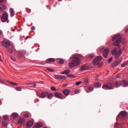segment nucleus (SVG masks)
Instances as JSON below:
<instances>
[{
    "label": "nucleus",
    "mask_w": 128,
    "mask_h": 128,
    "mask_svg": "<svg viewBox=\"0 0 128 128\" xmlns=\"http://www.w3.org/2000/svg\"><path fill=\"white\" fill-rule=\"evenodd\" d=\"M112 60V57L110 58V59L108 60V64H110Z\"/></svg>",
    "instance_id": "nucleus-41"
},
{
    "label": "nucleus",
    "mask_w": 128,
    "mask_h": 128,
    "mask_svg": "<svg viewBox=\"0 0 128 128\" xmlns=\"http://www.w3.org/2000/svg\"><path fill=\"white\" fill-rule=\"evenodd\" d=\"M8 54H12L14 52V50H12V48H8V50H7Z\"/></svg>",
    "instance_id": "nucleus-29"
},
{
    "label": "nucleus",
    "mask_w": 128,
    "mask_h": 128,
    "mask_svg": "<svg viewBox=\"0 0 128 128\" xmlns=\"http://www.w3.org/2000/svg\"><path fill=\"white\" fill-rule=\"evenodd\" d=\"M2 126H4V128H6V126H8V122H2Z\"/></svg>",
    "instance_id": "nucleus-30"
},
{
    "label": "nucleus",
    "mask_w": 128,
    "mask_h": 128,
    "mask_svg": "<svg viewBox=\"0 0 128 128\" xmlns=\"http://www.w3.org/2000/svg\"><path fill=\"white\" fill-rule=\"evenodd\" d=\"M4 0H0V4H2V2H4Z\"/></svg>",
    "instance_id": "nucleus-49"
},
{
    "label": "nucleus",
    "mask_w": 128,
    "mask_h": 128,
    "mask_svg": "<svg viewBox=\"0 0 128 128\" xmlns=\"http://www.w3.org/2000/svg\"><path fill=\"white\" fill-rule=\"evenodd\" d=\"M75 94H80V90L77 89L75 90Z\"/></svg>",
    "instance_id": "nucleus-43"
},
{
    "label": "nucleus",
    "mask_w": 128,
    "mask_h": 128,
    "mask_svg": "<svg viewBox=\"0 0 128 128\" xmlns=\"http://www.w3.org/2000/svg\"><path fill=\"white\" fill-rule=\"evenodd\" d=\"M10 83L12 86H18V84L14 83V82H10Z\"/></svg>",
    "instance_id": "nucleus-33"
},
{
    "label": "nucleus",
    "mask_w": 128,
    "mask_h": 128,
    "mask_svg": "<svg viewBox=\"0 0 128 128\" xmlns=\"http://www.w3.org/2000/svg\"><path fill=\"white\" fill-rule=\"evenodd\" d=\"M26 122V120L24 118H20L18 120V124H22Z\"/></svg>",
    "instance_id": "nucleus-19"
},
{
    "label": "nucleus",
    "mask_w": 128,
    "mask_h": 128,
    "mask_svg": "<svg viewBox=\"0 0 128 128\" xmlns=\"http://www.w3.org/2000/svg\"><path fill=\"white\" fill-rule=\"evenodd\" d=\"M46 96H48V100H52L54 96V94L52 93H48Z\"/></svg>",
    "instance_id": "nucleus-20"
},
{
    "label": "nucleus",
    "mask_w": 128,
    "mask_h": 128,
    "mask_svg": "<svg viewBox=\"0 0 128 128\" xmlns=\"http://www.w3.org/2000/svg\"><path fill=\"white\" fill-rule=\"evenodd\" d=\"M13 30V32H14V30Z\"/></svg>",
    "instance_id": "nucleus-57"
},
{
    "label": "nucleus",
    "mask_w": 128,
    "mask_h": 128,
    "mask_svg": "<svg viewBox=\"0 0 128 128\" xmlns=\"http://www.w3.org/2000/svg\"><path fill=\"white\" fill-rule=\"evenodd\" d=\"M126 116V112L125 111H122L120 112V114H119L117 118H120V116Z\"/></svg>",
    "instance_id": "nucleus-14"
},
{
    "label": "nucleus",
    "mask_w": 128,
    "mask_h": 128,
    "mask_svg": "<svg viewBox=\"0 0 128 128\" xmlns=\"http://www.w3.org/2000/svg\"><path fill=\"white\" fill-rule=\"evenodd\" d=\"M54 96H56V98H60V100H64V94H62L56 92L54 93Z\"/></svg>",
    "instance_id": "nucleus-10"
},
{
    "label": "nucleus",
    "mask_w": 128,
    "mask_h": 128,
    "mask_svg": "<svg viewBox=\"0 0 128 128\" xmlns=\"http://www.w3.org/2000/svg\"><path fill=\"white\" fill-rule=\"evenodd\" d=\"M112 42L116 40L113 42V46H118L120 44L122 40V36H120V34H116L112 38Z\"/></svg>",
    "instance_id": "nucleus-2"
},
{
    "label": "nucleus",
    "mask_w": 128,
    "mask_h": 128,
    "mask_svg": "<svg viewBox=\"0 0 128 128\" xmlns=\"http://www.w3.org/2000/svg\"><path fill=\"white\" fill-rule=\"evenodd\" d=\"M88 70V66L82 65L80 67V70H81V72H84V70Z\"/></svg>",
    "instance_id": "nucleus-18"
},
{
    "label": "nucleus",
    "mask_w": 128,
    "mask_h": 128,
    "mask_svg": "<svg viewBox=\"0 0 128 128\" xmlns=\"http://www.w3.org/2000/svg\"><path fill=\"white\" fill-rule=\"evenodd\" d=\"M46 62L48 64L50 62H56V59L54 58H49L46 60Z\"/></svg>",
    "instance_id": "nucleus-16"
},
{
    "label": "nucleus",
    "mask_w": 128,
    "mask_h": 128,
    "mask_svg": "<svg viewBox=\"0 0 128 128\" xmlns=\"http://www.w3.org/2000/svg\"><path fill=\"white\" fill-rule=\"evenodd\" d=\"M125 63H126V64L128 66V60L126 62H125Z\"/></svg>",
    "instance_id": "nucleus-54"
},
{
    "label": "nucleus",
    "mask_w": 128,
    "mask_h": 128,
    "mask_svg": "<svg viewBox=\"0 0 128 128\" xmlns=\"http://www.w3.org/2000/svg\"><path fill=\"white\" fill-rule=\"evenodd\" d=\"M88 90L90 92H92V90H94V87L89 86L88 87Z\"/></svg>",
    "instance_id": "nucleus-34"
},
{
    "label": "nucleus",
    "mask_w": 128,
    "mask_h": 128,
    "mask_svg": "<svg viewBox=\"0 0 128 128\" xmlns=\"http://www.w3.org/2000/svg\"><path fill=\"white\" fill-rule=\"evenodd\" d=\"M71 58L72 60L68 64L70 68L78 66L80 64V60L82 59V56L76 54L72 56Z\"/></svg>",
    "instance_id": "nucleus-1"
},
{
    "label": "nucleus",
    "mask_w": 128,
    "mask_h": 128,
    "mask_svg": "<svg viewBox=\"0 0 128 128\" xmlns=\"http://www.w3.org/2000/svg\"><path fill=\"white\" fill-rule=\"evenodd\" d=\"M47 70L48 72H54V70L52 68H48Z\"/></svg>",
    "instance_id": "nucleus-37"
},
{
    "label": "nucleus",
    "mask_w": 128,
    "mask_h": 128,
    "mask_svg": "<svg viewBox=\"0 0 128 128\" xmlns=\"http://www.w3.org/2000/svg\"><path fill=\"white\" fill-rule=\"evenodd\" d=\"M50 90H54L55 92L56 91V88L54 86L50 87Z\"/></svg>",
    "instance_id": "nucleus-38"
},
{
    "label": "nucleus",
    "mask_w": 128,
    "mask_h": 128,
    "mask_svg": "<svg viewBox=\"0 0 128 128\" xmlns=\"http://www.w3.org/2000/svg\"><path fill=\"white\" fill-rule=\"evenodd\" d=\"M36 102H40V100H38V99H36Z\"/></svg>",
    "instance_id": "nucleus-50"
},
{
    "label": "nucleus",
    "mask_w": 128,
    "mask_h": 128,
    "mask_svg": "<svg viewBox=\"0 0 128 128\" xmlns=\"http://www.w3.org/2000/svg\"><path fill=\"white\" fill-rule=\"evenodd\" d=\"M10 58L12 60H13V62H16V58H14L12 56H10Z\"/></svg>",
    "instance_id": "nucleus-44"
},
{
    "label": "nucleus",
    "mask_w": 128,
    "mask_h": 128,
    "mask_svg": "<svg viewBox=\"0 0 128 128\" xmlns=\"http://www.w3.org/2000/svg\"><path fill=\"white\" fill-rule=\"evenodd\" d=\"M4 120H8V116L5 115L3 116Z\"/></svg>",
    "instance_id": "nucleus-36"
},
{
    "label": "nucleus",
    "mask_w": 128,
    "mask_h": 128,
    "mask_svg": "<svg viewBox=\"0 0 128 128\" xmlns=\"http://www.w3.org/2000/svg\"><path fill=\"white\" fill-rule=\"evenodd\" d=\"M0 62H2V56L0 55Z\"/></svg>",
    "instance_id": "nucleus-51"
},
{
    "label": "nucleus",
    "mask_w": 128,
    "mask_h": 128,
    "mask_svg": "<svg viewBox=\"0 0 128 128\" xmlns=\"http://www.w3.org/2000/svg\"><path fill=\"white\" fill-rule=\"evenodd\" d=\"M84 82L86 84H88V78L84 79Z\"/></svg>",
    "instance_id": "nucleus-35"
},
{
    "label": "nucleus",
    "mask_w": 128,
    "mask_h": 128,
    "mask_svg": "<svg viewBox=\"0 0 128 128\" xmlns=\"http://www.w3.org/2000/svg\"><path fill=\"white\" fill-rule=\"evenodd\" d=\"M28 116H29L28 114H25L24 115V118H28Z\"/></svg>",
    "instance_id": "nucleus-45"
},
{
    "label": "nucleus",
    "mask_w": 128,
    "mask_h": 128,
    "mask_svg": "<svg viewBox=\"0 0 128 128\" xmlns=\"http://www.w3.org/2000/svg\"><path fill=\"white\" fill-rule=\"evenodd\" d=\"M26 126H28V128H30V126H32L33 123L32 122V121H28L27 123H26Z\"/></svg>",
    "instance_id": "nucleus-21"
},
{
    "label": "nucleus",
    "mask_w": 128,
    "mask_h": 128,
    "mask_svg": "<svg viewBox=\"0 0 128 128\" xmlns=\"http://www.w3.org/2000/svg\"><path fill=\"white\" fill-rule=\"evenodd\" d=\"M70 72V70H67L65 71H64V72H62V74H67L68 75Z\"/></svg>",
    "instance_id": "nucleus-25"
},
{
    "label": "nucleus",
    "mask_w": 128,
    "mask_h": 128,
    "mask_svg": "<svg viewBox=\"0 0 128 128\" xmlns=\"http://www.w3.org/2000/svg\"><path fill=\"white\" fill-rule=\"evenodd\" d=\"M112 56H115L116 58V56H118V49L116 48H114V50H112Z\"/></svg>",
    "instance_id": "nucleus-13"
},
{
    "label": "nucleus",
    "mask_w": 128,
    "mask_h": 128,
    "mask_svg": "<svg viewBox=\"0 0 128 128\" xmlns=\"http://www.w3.org/2000/svg\"><path fill=\"white\" fill-rule=\"evenodd\" d=\"M54 78L56 80H64L66 78V76L62 75H54Z\"/></svg>",
    "instance_id": "nucleus-8"
},
{
    "label": "nucleus",
    "mask_w": 128,
    "mask_h": 128,
    "mask_svg": "<svg viewBox=\"0 0 128 128\" xmlns=\"http://www.w3.org/2000/svg\"><path fill=\"white\" fill-rule=\"evenodd\" d=\"M63 86H64V88H66V86H68V84H64V85Z\"/></svg>",
    "instance_id": "nucleus-52"
},
{
    "label": "nucleus",
    "mask_w": 128,
    "mask_h": 128,
    "mask_svg": "<svg viewBox=\"0 0 128 128\" xmlns=\"http://www.w3.org/2000/svg\"><path fill=\"white\" fill-rule=\"evenodd\" d=\"M122 84L124 86H128V82H126L124 80L122 81H119V82H116L114 84V86L116 88H118V86H122Z\"/></svg>",
    "instance_id": "nucleus-3"
},
{
    "label": "nucleus",
    "mask_w": 128,
    "mask_h": 128,
    "mask_svg": "<svg viewBox=\"0 0 128 128\" xmlns=\"http://www.w3.org/2000/svg\"><path fill=\"white\" fill-rule=\"evenodd\" d=\"M27 84H32V83H28Z\"/></svg>",
    "instance_id": "nucleus-55"
},
{
    "label": "nucleus",
    "mask_w": 128,
    "mask_h": 128,
    "mask_svg": "<svg viewBox=\"0 0 128 128\" xmlns=\"http://www.w3.org/2000/svg\"><path fill=\"white\" fill-rule=\"evenodd\" d=\"M2 34V32L0 31V35Z\"/></svg>",
    "instance_id": "nucleus-56"
},
{
    "label": "nucleus",
    "mask_w": 128,
    "mask_h": 128,
    "mask_svg": "<svg viewBox=\"0 0 128 128\" xmlns=\"http://www.w3.org/2000/svg\"><path fill=\"white\" fill-rule=\"evenodd\" d=\"M48 94V92H42V93H41L40 94L38 95L39 98H46V96Z\"/></svg>",
    "instance_id": "nucleus-12"
},
{
    "label": "nucleus",
    "mask_w": 128,
    "mask_h": 128,
    "mask_svg": "<svg viewBox=\"0 0 128 128\" xmlns=\"http://www.w3.org/2000/svg\"><path fill=\"white\" fill-rule=\"evenodd\" d=\"M120 74L116 75V78H120Z\"/></svg>",
    "instance_id": "nucleus-47"
},
{
    "label": "nucleus",
    "mask_w": 128,
    "mask_h": 128,
    "mask_svg": "<svg viewBox=\"0 0 128 128\" xmlns=\"http://www.w3.org/2000/svg\"><path fill=\"white\" fill-rule=\"evenodd\" d=\"M108 52H110V50H108V49L106 48L104 50L102 54L103 56H104L105 58H108Z\"/></svg>",
    "instance_id": "nucleus-11"
},
{
    "label": "nucleus",
    "mask_w": 128,
    "mask_h": 128,
    "mask_svg": "<svg viewBox=\"0 0 128 128\" xmlns=\"http://www.w3.org/2000/svg\"><path fill=\"white\" fill-rule=\"evenodd\" d=\"M10 16H14V10L12 8H10Z\"/></svg>",
    "instance_id": "nucleus-22"
},
{
    "label": "nucleus",
    "mask_w": 128,
    "mask_h": 128,
    "mask_svg": "<svg viewBox=\"0 0 128 128\" xmlns=\"http://www.w3.org/2000/svg\"><path fill=\"white\" fill-rule=\"evenodd\" d=\"M122 62V60L120 59H117L115 62L112 64V68H116V66H118Z\"/></svg>",
    "instance_id": "nucleus-9"
},
{
    "label": "nucleus",
    "mask_w": 128,
    "mask_h": 128,
    "mask_svg": "<svg viewBox=\"0 0 128 128\" xmlns=\"http://www.w3.org/2000/svg\"><path fill=\"white\" fill-rule=\"evenodd\" d=\"M58 60L59 64H64V60L63 59H58Z\"/></svg>",
    "instance_id": "nucleus-23"
},
{
    "label": "nucleus",
    "mask_w": 128,
    "mask_h": 128,
    "mask_svg": "<svg viewBox=\"0 0 128 128\" xmlns=\"http://www.w3.org/2000/svg\"><path fill=\"white\" fill-rule=\"evenodd\" d=\"M8 15L6 14H3L1 18V20L2 22L8 23Z\"/></svg>",
    "instance_id": "nucleus-6"
},
{
    "label": "nucleus",
    "mask_w": 128,
    "mask_h": 128,
    "mask_svg": "<svg viewBox=\"0 0 128 128\" xmlns=\"http://www.w3.org/2000/svg\"><path fill=\"white\" fill-rule=\"evenodd\" d=\"M100 86H101V84L100 82H96L94 84V86L96 88H100Z\"/></svg>",
    "instance_id": "nucleus-24"
},
{
    "label": "nucleus",
    "mask_w": 128,
    "mask_h": 128,
    "mask_svg": "<svg viewBox=\"0 0 128 128\" xmlns=\"http://www.w3.org/2000/svg\"><path fill=\"white\" fill-rule=\"evenodd\" d=\"M102 60V56H97L96 57V58L94 59L93 62L94 66H98L100 62V60Z\"/></svg>",
    "instance_id": "nucleus-5"
},
{
    "label": "nucleus",
    "mask_w": 128,
    "mask_h": 128,
    "mask_svg": "<svg viewBox=\"0 0 128 128\" xmlns=\"http://www.w3.org/2000/svg\"><path fill=\"white\" fill-rule=\"evenodd\" d=\"M68 78H74V76H72L70 74H68Z\"/></svg>",
    "instance_id": "nucleus-39"
},
{
    "label": "nucleus",
    "mask_w": 128,
    "mask_h": 128,
    "mask_svg": "<svg viewBox=\"0 0 128 128\" xmlns=\"http://www.w3.org/2000/svg\"><path fill=\"white\" fill-rule=\"evenodd\" d=\"M4 48H8L10 46V42L8 40H4L2 42Z\"/></svg>",
    "instance_id": "nucleus-7"
},
{
    "label": "nucleus",
    "mask_w": 128,
    "mask_h": 128,
    "mask_svg": "<svg viewBox=\"0 0 128 128\" xmlns=\"http://www.w3.org/2000/svg\"><path fill=\"white\" fill-rule=\"evenodd\" d=\"M127 66V65H126V64L125 62V63L122 64L121 65V66H122V68H124V66Z\"/></svg>",
    "instance_id": "nucleus-42"
},
{
    "label": "nucleus",
    "mask_w": 128,
    "mask_h": 128,
    "mask_svg": "<svg viewBox=\"0 0 128 128\" xmlns=\"http://www.w3.org/2000/svg\"><path fill=\"white\" fill-rule=\"evenodd\" d=\"M70 90H64L62 91V92L64 94V96H68L70 94Z\"/></svg>",
    "instance_id": "nucleus-15"
},
{
    "label": "nucleus",
    "mask_w": 128,
    "mask_h": 128,
    "mask_svg": "<svg viewBox=\"0 0 128 128\" xmlns=\"http://www.w3.org/2000/svg\"><path fill=\"white\" fill-rule=\"evenodd\" d=\"M125 32H128V26L126 27L125 29Z\"/></svg>",
    "instance_id": "nucleus-46"
},
{
    "label": "nucleus",
    "mask_w": 128,
    "mask_h": 128,
    "mask_svg": "<svg viewBox=\"0 0 128 128\" xmlns=\"http://www.w3.org/2000/svg\"><path fill=\"white\" fill-rule=\"evenodd\" d=\"M18 114L16 113H14L12 114V117L13 118L14 120H16V118H18Z\"/></svg>",
    "instance_id": "nucleus-28"
},
{
    "label": "nucleus",
    "mask_w": 128,
    "mask_h": 128,
    "mask_svg": "<svg viewBox=\"0 0 128 128\" xmlns=\"http://www.w3.org/2000/svg\"><path fill=\"white\" fill-rule=\"evenodd\" d=\"M120 54H122V51L120 50L118 52L117 55H116V58H120Z\"/></svg>",
    "instance_id": "nucleus-27"
},
{
    "label": "nucleus",
    "mask_w": 128,
    "mask_h": 128,
    "mask_svg": "<svg viewBox=\"0 0 128 128\" xmlns=\"http://www.w3.org/2000/svg\"><path fill=\"white\" fill-rule=\"evenodd\" d=\"M42 126V122H38L34 126V128H40Z\"/></svg>",
    "instance_id": "nucleus-17"
},
{
    "label": "nucleus",
    "mask_w": 128,
    "mask_h": 128,
    "mask_svg": "<svg viewBox=\"0 0 128 128\" xmlns=\"http://www.w3.org/2000/svg\"><path fill=\"white\" fill-rule=\"evenodd\" d=\"M0 10L4 12V10H6V7L4 6H2V7L0 6Z\"/></svg>",
    "instance_id": "nucleus-32"
},
{
    "label": "nucleus",
    "mask_w": 128,
    "mask_h": 128,
    "mask_svg": "<svg viewBox=\"0 0 128 128\" xmlns=\"http://www.w3.org/2000/svg\"><path fill=\"white\" fill-rule=\"evenodd\" d=\"M32 30H36V27H34V26H32V28H31Z\"/></svg>",
    "instance_id": "nucleus-48"
},
{
    "label": "nucleus",
    "mask_w": 128,
    "mask_h": 128,
    "mask_svg": "<svg viewBox=\"0 0 128 128\" xmlns=\"http://www.w3.org/2000/svg\"><path fill=\"white\" fill-rule=\"evenodd\" d=\"M80 84H82V82H76V86H80Z\"/></svg>",
    "instance_id": "nucleus-40"
},
{
    "label": "nucleus",
    "mask_w": 128,
    "mask_h": 128,
    "mask_svg": "<svg viewBox=\"0 0 128 128\" xmlns=\"http://www.w3.org/2000/svg\"><path fill=\"white\" fill-rule=\"evenodd\" d=\"M17 57L18 58H22V53L18 52L17 54Z\"/></svg>",
    "instance_id": "nucleus-26"
},
{
    "label": "nucleus",
    "mask_w": 128,
    "mask_h": 128,
    "mask_svg": "<svg viewBox=\"0 0 128 128\" xmlns=\"http://www.w3.org/2000/svg\"><path fill=\"white\" fill-rule=\"evenodd\" d=\"M36 84H34L33 88H36Z\"/></svg>",
    "instance_id": "nucleus-53"
},
{
    "label": "nucleus",
    "mask_w": 128,
    "mask_h": 128,
    "mask_svg": "<svg viewBox=\"0 0 128 128\" xmlns=\"http://www.w3.org/2000/svg\"><path fill=\"white\" fill-rule=\"evenodd\" d=\"M104 90H114V84L110 82L104 84L102 86Z\"/></svg>",
    "instance_id": "nucleus-4"
},
{
    "label": "nucleus",
    "mask_w": 128,
    "mask_h": 128,
    "mask_svg": "<svg viewBox=\"0 0 128 128\" xmlns=\"http://www.w3.org/2000/svg\"><path fill=\"white\" fill-rule=\"evenodd\" d=\"M22 88L20 86L16 88V90H18V92H20L22 90Z\"/></svg>",
    "instance_id": "nucleus-31"
}]
</instances>
